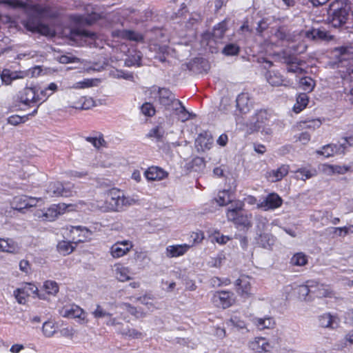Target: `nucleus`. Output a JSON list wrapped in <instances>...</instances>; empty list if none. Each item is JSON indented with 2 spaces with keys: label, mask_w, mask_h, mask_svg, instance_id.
<instances>
[{
  "label": "nucleus",
  "mask_w": 353,
  "mask_h": 353,
  "mask_svg": "<svg viewBox=\"0 0 353 353\" xmlns=\"http://www.w3.org/2000/svg\"><path fill=\"white\" fill-rule=\"evenodd\" d=\"M106 201L104 211L121 212L126 207L135 203V200L131 197L125 196L123 192L117 188H112L106 192Z\"/></svg>",
  "instance_id": "nucleus-1"
},
{
  "label": "nucleus",
  "mask_w": 353,
  "mask_h": 353,
  "mask_svg": "<svg viewBox=\"0 0 353 353\" xmlns=\"http://www.w3.org/2000/svg\"><path fill=\"white\" fill-rule=\"evenodd\" d=\"M46 9L39 5H34L29 9L27 19L23 21V25L29 31L34 32L42 23V18L45 16Z\"/></svg>",
  "instance_id": "nucleus-2"
},
{
  "label": "nucleus",
  "mask_w": 353,
  "mask_h": 353,
  "mask_svg": "<svg viewBox=\"0 0 353 353\" xmlns=\"http://www.w3.org/2000/svg\"><path fill=\"white\" fill-rule=\"evenodd\" d=\"M227 219L237 226L245 228L252 227V214L242 210V205L228 210Z\"/></svg>",
  "instance_id": "nucleus-3"
},
{
  "label": "nucleus",
  "mask_w": 353,
  "mask_h": 353,
  "mask_svg": "<svg viewBox=\"0 0 353 353\" xmlns=\"http://www.w3.org/2000/svg\"><path fill=\"white\" fill-rule=\"evenodd\" d=\"M349 140H353L352 137H344L343 141L339 144H327L324 145L322 149L323 151H317L318 154L324 155L326 157H332L334 154H345L346 149L352 145Z\"/></svg>",
  "instance_id": "nucleus-4"
},
{
  "label": "nucleus",
  "mask_w": 353,
  "mask_h": 353,
  "mask_svg": "<svg viewBox=\"0 0 353 353\" xmlns=\"http://www.w3.org/2000/svg\"><path fill=\"white\" fill-rule=\"evenodd\" d=\"M212 301L218 307H229L234 302L233 293L228 291L216 292L213 294Z\"/></svg>",
  "instance_id": "nucleus-5"
},
{
  "label": "nucleus",
  "mask_w": 353,
  "mask_h": 353,
  "mask_svg": "<svg viewBox=\"0 0 353 353\" xmlns=\"http://www.w3.org/2000/svg\"><path fill=\"white\" fill-rule=\"evenodd\" d=\"M18 97L20 101L26 105H30V103H38L42 99L37 92L36 88L32 87L23 88L19 92Z\"/></svg>",
  "instance_id": "nucleus-6"
},
{
  "label": "nucleus",
  "mask_w": 353,
  "mask_h": 353,
  "mask_svg": "<svg viewBox=\"0 0 353 353\" xmlns=\"http://www.w3.org/2000/svg\"><path fill=\"white\" fill-rule=\"evenodd\" d=\"M348 10L345 8L333 10L330 14V23L334 28H343L348 19Z\"/></svg>",
  "instance_id": "nucleus-7"
},
{
  "label": "nucleus",
  "mask_w": 353,
  "mask_h": 353,
  "mask_svg": "<svg viewBox=\"0 0 353 353\" xmlns=\"http://www.w3.org/2000/svg\"><path fill=\"white\" fill-rule=\"evenodd\" d=\"M158 94L159 103L165 108H168L170 105H172L174 108L175 105H181V101L176 99L174 94L168 89L164 88H159Z\"/></svg>",
  "instance_id": "nucleus-8"
},
{
  "label": "nucleus",
  "mask_w": 353,
  "mask_h": 353,
  "mask_svg": "<svg viewBox=\"0 0 353 353\" xmlns=\"http://www.w3.org/2000/svg\"><path fill=\"white\" fill-rule=\"evenodd\" d=\"M130 241H117L110 248L111 255L114 258H119L125 255L132 248Z\"/></svg>",
  "instance_id": "nucleus-9"
},
{
  "label": "nucleus",
  "mask_w": 353,
  "mask_h": 353,
  "mask_svg": "<svg viewBox=\"0 0 353 353\" xmlns=\"http://www.w3.org/2000/svg\"><path fill=\"white\" fill-rule=\"evenodd\" d=\"M235 285L236 286V292L241 296L248 297L252 294L250 277L243 275L236 281Z\"/></svg>",
  "instance_id": "nucleus-10"
},
{
  "label": "nucleus",
  "mask_w": 353,
  "mask_h": 353,
  "mask_svg": "<svg viewBox=\"0 0 353 353\" xmlns=\"http://www.w3.org/2000/svg\"><path fill=\"white\" fill-rule=\"evenodd\" d=\"M282 203V199L277 194L271 193L261 203L258 204V207L264 210H274L280 207Z\"/></svg>",
  "instance_id": "nucleus-11"
},
{
  "label": "nucleus",
  "mask_w": 353,
  "mask_h": 353,
  "mask_svg": "<svg viewBox=\"0 0 353 353\" xmlns=\"http://www.w3.org/2000/svg\"><path fill=\"white\" fill-rule=\"evenodd\" d=\"M268 119V114L265 110H257L250 123V125H252L250 129L252 130H259ZM245 125L248 126L249 123H246Z\"/></svg>",
  "instance_id": "nucleus-12"
},
{
  "label": "nucleus",
  "mask_w": 353,
  "mask_h": 353,
  "mask_svg": "<svg viewBox=\"0 0 353 353\" xmlns=\"http://www.w3.org/2000/svg\"><path fill=\"white\" fill-rule=\"evenodd\" d=\"M212 138L210 133L204 132L199 134L195 141V146L199 152L209 150L212 144Z\"/></svg>",
  "instance_id": "nucleus-13"
},
{
  "label": "nucleus",
  "mask_w": 353,
  "mask_h": 353,
  "mask_svg": "<svg viewBox=\"0 0 353 353\" xmlns=\"http://www.w3.org/2000/svg\"><path fill=\"white\" fill-rule=\"evenodd\" d=\"M289 172V165H282L276 170L268 171L265 176L271 182H277L281 181Z\"/></svg>",
  "instance_id": "nucleus-14"
},
{
  "label": "nucleus",
  "mask_w": 353,
  "mask_h": 353,
  "mask_svg": "<svg viewBox=\"0 0 353 353\" xmlns=\"http://www.w3.org/2000/svg\"><path fill=\"white\" fill-rule=\"evenodd\" d=\"M305 36L306 38L311 40H330L332 37L329 34L328 32L323 28H312L305 32Z\"/></svg>",
  "instance_id": "nucleus-15"
},
{
  "label": "nucleus",
  "mask_w": 353,
  "mask_h": 353,
  "mask_svg": "<svg viewBox=\"0 0 353 353\" xmlns=\"http://www.w3.org/2000/svg\"><path fill=\"white\" fill-rule=\"evenodd\" d=\"M236 106L241 114H246L250 111L252 102L248 93H241L236 99Z\"/></svg>",
  "instance_id": "nucleus-16"
},
{
  "label": "nucleus",
  "mask_w": 353,
  "mask_h": 353,
  "mask_svg": "<svg viewBox=\"0 0 353 353\" xmlns=\"http://www.w3.org/2000/svg\"><path fill=\"white\" fill-rule=\"evenodd\" d=\"M103 17L102 13L92 11L90 14L86 15H77L74 20L80 24L90 26Z\"/></svg>",
  "instance_id": "nucleus-17"
},
{
  "label": "nucleus",
  "mask_w": 353,
  "mask_h": 353,
  "mask_svg": "<svg viewBox=\"0 0 353 353\" xmlns=\"http://www.w3.org/2000/svg\"><path fill=\"white\" fill-rule=\"evenodd\" d=\"M18 250V245L13 239L0 238V252L16 253Z\"/></svg>",
  "instance_id": "nucleus-18"
},
{
  "label": "nucleus",
  "mask_w": 353,
  "mask_h": 353,
  "mask_svg": "<svg viewBox=\"0 0 353 353\" xmlns=\"http://www.w3.org/2000/svg\"><path fill=\"white\" fill-rule=\"evenodd\" d=\"M190 247L187 244L170 245L166 248L167 256L169 257H177L183 255Z\"/></svg>",
  "instance_id": "nucleus-19"
},
{
  "label": "nucleus",
  "mask_w": 353,
  "mask_h": 353,
  "mask_svg": "<svg viewBox=\"0 0 353 353\" xmlns=\"http://www.w3.org/2000/svg\"><path fill=\"white\" fill-rule=\"evenodd\" d=\"M61 314L63 316L67 318H81V316L83 314V311L80 307L73 305L68 307L63 308Z\"/></svg>",
  "instance_id": "nucleus-20"
},
{
  "label": "nucleus",
  "mask_w": 353,
  "mask_h": 353,
  "mask_svg": "<svg viewBox=\"0 0 353 353\" xmlns=\"http://www.w3.org/2000/svg\"><path fill=\"white\" fill-rule=\"evenodd\" d=\"M145 175L149 181H155L164 178L166 173L157 167H151L145 172Z\"/></svg>",
  "instance_id": "nucleus-21"
},
{
  "label": "nucleus",
  "mask_w": 353,
  "mask_h": 353,
  "mask_svg": "<svg viewBox=\"0 0 353 353\" xmlns=\"http://www.w3.org/2000/svg\"><path fill=\"white\" fill-rule=\"evenodd\" d=\"M252 322L259 330L272 328L275 324L274 319L271 317H256L252 319Z\"/></svg>",
  "instance_id": "nucleus-22"
},
{
  "label": "nucleus",
  "mask_w": 353,
  "mask_h": 353,
  "mask_svg": "<svg viewBox=\"0 0 353 353\" xmlns=\"http://www.w3.org/2000/svg\"><path fill=\"white\" fill-rule=\"evenodd\" d=\"M350 170V167L345 165H323V171L327 174H343Z\"/></svg>",
  "instance_id": "nucleus-23"
},
{
  "label": "nucleus",
  "mask_w": 353,
  "mask_h": 353,
  "mask_svg": "<svg viewBox=\"0 0 353 353\" xmlns=\"http://www.w3.org/2000/svg\"><path fill=\"white\" fill-rule=\"evenodd\" d=\"M59 215V207H55V205H52L48 208L46 212H42L41 214H39L38 216L43 218V220L52 221L54 220Z\"/></svg>",
  "instance_id": "nucleus-24"
},
{
  "label": "nucleus",
  "mask_w": 353,
  "mask_h": 353,
  "mask_svg": "<svg viewBox=\"0 0 353 353\" xmlns=\"http://www.w3.org/2000/svg\"><path fill=\"white\" fill-rule=\"evenodd\" d=\"M266 79L268 83L272 86H279L283 85V77L276 72L269 71L266 74Z\"/></svg>",
  "instance_id": "nucleus-25"
},
{
  "label": "nucleus",
  "mask_w": 353,
  "mask_h": 353,
  "mask_svg": "<svg viewBox=\"0 0 353 353\" xmlns=\"http://www.w3.org/2000/svg\"><path fill=\"white\" fill-rule=\"evenodd\" d=\"M251 347L253 350L260 351L269 352L271 346L264 338H256L254 341L251 343Z\"/></svg>",
  "instance_id": "nucleus-26"
},
{
  "label": "nucleus",
  "mask_w": 353,
  "mask_h": 353,
  "mask_svg": "<svg viewBox=\"0 0 353 353\" xmlns=\"http://www.w3.org/2000/svg\"><path fill=\"white\" fill-rule=\"evenodd\" d=\"M227 30V21L226 20H223L214 26L212 31V37L216 39H222Z\"/></svg>",
  "instance_id": "nucleus-27"
},
{
  "label": "nucleus",
  "mask_w": 353,
  "mask_h": 353,
  "mask_svg": "<svg viewBox=\"0 0 353 353\" xmlns=\"http://www.w3.org/2000/svg\"><path fill=\"white\" fill-rule=\"evenodd\" d=\"M75 232H80L79 236L81 237L80 239L77 240V242H84L90 239V236L92 235V232L88 228L82 226H75L72 227L71 232L74 233Z\"/></svg>",
  "instance_id": "nucleus-28"
},
{
  "label": "nucleus",
  "mask_w": 353,
  "mask_h": 353,
  "mask_svg": "<svg viewBox=\"0 0 353 353\" xmlns=\"http://www.w3.org/2000/svg\"><path fill=\"white\" fill-rule=\"evenodd\" d=\"M130 270L128 268L118 265L115 269L116 278L121 282L130 281Z\"/></svg>",
  "instance_id": "nucleus-29"
},
{
  "label": "nucleus",
  "mask_w": 353,
  "mask_h": 353,
  "mask_svg": "<svg viewBox=\"0 0 353 353\" xmlns=\"http://www.w3.org/2000/svg\"><path fill=\"white\" fill-rule=\"evenodd\" d=\"M316 174L314 170H307L306 168H300L296 172V178L299 180H306Z\"/></svg>",
  "instance_id": "nucleus-30"
},
{
  "label": "nucleus",
  "mask_w": 353,
  "mask_h": 353,
  "mask_svg": "<svg viewBox=\"0 0 353 353\" xmlns=\"http://www.w3.org/2000/svg\"><path fill=\"white\" fill-rule=\"evenodd\" d=\"M281 61L290 66L292 64H302L303 61L297 58L296 56L288 54L285 52H283L281 57Z\"/></svg>",
  "instance_id": "nucleus-31"
},
{
  "label": "nucleus",
  "mask_w": 353,
  "mask_h": 353,
  "mask_svg": "<svg viewBox=\"0 0 353 353\" xmlns=\"http://www.w3.org/2000/svg\"><path fill=\"white\" fill-rule=\"evenodd\" d=\"M259 243L264 248H270L274 243V238L270 234H261L259 239Z\"/></svg>",
  "instance_id": "nucleus-32"
},
{
  "label": "nucleus",
  "mask_w": 353,
  "mask_h": 353,
  "mask_svg": "<svg viewBox=\"0 0 353 353\" xmlns=\"http://www.w3.org/2000/svg\"><path fill=\"white\" fill-rule=\"evenodd\" d=\"M307 262V256L302 252L295 254L290 259V263L292 265L303 266Z\"/></svg>",
  "instance_id": "nucleus-33"
},
{
  "label": "nucleus",
  "mask_w": 353,
  "mask_h": 353,
  "mask_svg": "<svg viewBox=\"0 0 353 353\" xmlns=\"http://www.w3.org/2000/svg\"><path fill=\"white\" fill-rule=\"evenodd\" d=\"M165 134L164 129L161 126L158 125L150 130L148 137L150 138L154 137L157 141H162Z\"/></svg>",
  "instance_id": "nucleus-34"
},
{
  "label": "nucleus",
  "mask_w": 353,
  "mask_h": 353,
  "mask_svg": "<svg viewBox=\"0 0 353 353\" xmlns=\"http://www.w3.org/2000/svg\"><path fill=\"white\" fill-rule=\"evenodd\" d=\"M25 198H26V196L14 197L12 202V208L19 212L27 208L26 200L23 199Z\"/></svg>",
  "instance_id": "nucleus-35"
},
{
  "label": "nucleus",
  "mask_w": 353,
  "mask_h": 353,
  "mask_svg": "<svg viewBox=\"0 0 353 353\" xmlns=\"http://www.w3.org/2000/svg\"><path fill=\"white\" fill-rule=\"evenodd\" d=\"M173 109L176 110V114L179 115V119L181 121L184 122L189 119L190 112L185 109L181 102V105H175Z\"/></svg>",
  "instance_id": "nucleus-36"
},
{
  "label": "nucleus",
  "mask_w": 353,
  "mask_h": 353,
  "mask_svg": "<svg viewBox=\"0 0 353 353\" xmlns=\"http://www.w3.org/2000/svg\"><path fill=\"white\" fill-rule=\"evenodd\" d=\"M123 36L130 40L137 42H142L143 41V36L137 32L132 31V30H124L123 32Z\"/></svg>",
  "instance_id": "nucleus-37"
},
{
  "label": "nucleus",
  "mask_w": 353,
  "mask_h": 353,
  "mask_svg": "<svg viewBox=\"0 0 353 353\" xmlns=\"http://www.w3.org/2000/svg\"><path fill=\"white\" fill-rule=\"evenodd\" d=\"M296 102V105H294V108L295 112H299L307 105L308 97L305 94H301L298 96Z\"/></svg>",
  "instance_id": "nucleus-38"
},
{
  "label": "nucleus",
  "mask_w": 353,
  "mask_h": 353,
  "mask_svg": "<svg viewBox=\"0 0 353 353\" xmlns=\"http://www.w3.org/2000/svg\"><path fill=\"white\" fill-rule=\"evenodd\" d=\"M239 50L240 48L236 44L229 43L223 48L222 53L226 56H234L239 54Z\"/></svg>",
  "instance_id": "nucleus-39"
},
{
  "label": "nucleus",
  "mask_w": 353,
  "mask_h": 353,
  "mask_svg": "<svg viewBox=\"0 0 353 353\" xmlns=\"http://www.w3.org/2000/svg\"><path fill=\"white\" fill-rule=\"evenodd\" d=\"M61 190H63V183L54 182L50 184L48 188V192L52 196H61Z\"/></svg>",
  "instance_id": "nucleus-40"
},
{
  "label": "nucleus",
  "mask_w": 353,
  "mask_h": 353,
  "mask_svg": "<svg viewBox=\"0 0 353 353\" xmlns=\"http://www.w3.org/2000/svg\"><path fill=\"white\" fill-rule=\"evenodd\" d=\"M14 294L20 304H24L26 303V297L30 296L27 288H18L14 291Z\"/></svg>",
  "instance_id": "nucleus-41"
},
{
  "label": "nucleus",
  "mask_w": 353,
  "mask_h": 353,
  "mask_svg": "<svg viewBox=\"0 0 353 353\" xmlns=\"http://www.w3.org/2000/svg\"><path fill=\"white\" fill-rule=\"evenodd\" d=\"M0 4L8 5L13 8H21L28 10L27 5L21 0H0Z\"/></svg>",
  "instance_id": "nucleus-42"
},
{
  "label": "nucleus",
  "mask_w": 353,
  "mask_h": 353,
  "mask_svg": "<svg viewBox=\"0 0 353 353\" xmlns=\"http://www.w3.org/2000/svg\"><path fill=\"white\" fill-rule=\"evenodd\" d=\"M71 34L73 37H87L90 39H94L96 37V34L92 32L79 28L73 29L71 31Z\"/></svg>",
  "instance_id": "nucleus-43"
},
{
  "label": "nucleus",
  "mask_w": 353,
  "mask_h": 353,
  "mask_svg": "<svg viewBox=\"0 0 353 353\" xmlns=\"http://www.w3.org/2000/svg\"><path fill=\"white\" fill-rule=\"evenodd\" d=\"M34 32H38L44 36H55V31L43 23H40L39 27L34 31Z\"/></svg>",
  "instance_id": "nucleus-44"
},
{
  "label": "nucleus",
  "mask_w": 353,
  "mask_h": 353,
  "mask_svg": "<svg viewBox=\"0 0 353 353\" xmlns=\"http://www.w3.org/2000/svg\"><path fill=\"white\" fill-rule=\"evenodd\" d=\"M141 55L139 52H135L128 57L125 60V65L128 66L141 65Z\"/></svg>",
  "instance_id": "nucleus-45"
},
{
  "label": "nucleus",
  "mask_w": 353,
  "mask_h": 353,
  "mask_svg": "<svg viewBox=\"0 0 353 353\" xmlns=\"http://www.w3.org/2000/svg\"><path fill=\"white\" fill-rule=\"evenodd\" d=\"M1 79L3 82L6 84L8 85L11 83V81L17 78V75L15 72H11L9 70H3L1 74Z\"/></svg>",
  "instance_id": "nucleus-46"
},
{
  "label": "nucleus",
  "mask_w": 353,
  "mask_h": 353,
  "mask_svg": "<svg viewBox=\"0 0 353 353\" xmlns=\"http://www.w3.org/2000/svg\"><path fill=\"white\" fill-rule=\"evenodd\" d=\"M314 282H307V285H300L299 288V293L300 296L306 297L310 293H313L314 285H312Z\"/></svg>",
  "instance_id": "nucleus-47"
},
{
  "label": "nucleus",
  "mask_w": 353,
  "mask_h": 353,
  "mask_svg": "<svg viewBox=\"0 0 353 353\" xmlns=\"http://www.w3.org/2000/svg\"><path fill=\"white\" fill-rule=\"evenodd\" d=\"M43 287L46 292L49 294H56L59 291V286L55 281H46L44 283Z\"/></svg>",
  "instance_id": "nucleus-48"
},
{
  "label": "nucleus",
  "mask_w": 353,
  "mask_h": 353,
  "mask_svg": "<svg viewBox=\"0 0 353 353\" xmlns=\"http://www.w3.org/2000/svg\"><path fill=\"white\" fill-rule=\"evenodd\" d=\"M42 331H43V334L46 336H47V337L52 336L56 332L54 323L50 321H46L43 324Z\"/></svg>",
  "instance_id": "nucleus-49"
},
{
  "label": "nucleus",
  "mask_w": 353,
  "mask_h": 353,
  "mask_svg": "<svg viewBox=\"0 0 353 353\" xmlns=\"http://www.w3.org/2000/svg\"><path fill=\"white\" fill-rule=\"evenodd\" d=\"M319 325L322 327H332V316L330 314H325L319 318Z\"/></svg>",
  "instance_id": "nucleus-50"
},
{
  "label": "nucleus",
  "mask_w": 353,
  "mask_h": 353,
  "mask_svg": "<svg viewBox=\"0 0 353 353\" xmlns=\"http://www.w3.org/2000/svg\"><path fill=\"white\" fill-rule=\"evenodd\" d=\"M80 101L81 102V106H76V108L88 110L95 105L94 101L91 97H83L81 98Z\"/></svg>",
  "instance_id": "nucleus-51"
},
{
  "label": "nucleus",
  "mask_w": 353,
  "mask_h": 353,
  "mask_svg": "<svg viewBox=\"0 0 353 353\" xmlns=\"http://www.w3.org/2000/svg\"><path fill=\"white\" fill-rule=\"evenodd\" d=\"M219 205H226L232 201V199L228 191L221 192L216 200Z\"/></svg>",
  "instance_id": "nucleus-52"
},
{
  "label": "nucleus",
  "mask_w": 353,
  "mask_h": 353,
  "mask_svg": "<svg viewBox=\"0 0 353 353\" xmlns=\"http://www.w3.org/2000/svg\"><path fill=\"white\" fill-rule=\"evenodd\" d=\"M94 318L99 319V318H104V317H111L112 314L108 312H106L103 307L100 305H97L96 306V309L92 312Z\"/></svg>",
  "instance_id": "nucleus-53"
},
{
  "label": "nucleus",
  "mask_w": 353,
  "mask_h": 353,
  "mask_svg": "<svg viewBox=\"0 0 353 353\" xmlns=\"http://www.w3.org/2000/svg\"><path fill=\"white\" fill-rule=\"evenodd\" d=\"M300 84L305 91L311 92L314 88L313 80L307 77L301 78Z\"/></svg>",
  "instance_id": "nucleus-54"
},
{
  "label": "nucleus",
  "mask_w": 353,
  "mask_h": 353,
  "mask_svg": "<svg viewBox=\"0 0 353 353\" xmlns=\"http://www.w3.org/2000/svg\"><path fill=\"white\" fill-rule=\"evenodd\" d=\"M28 119V116L25 115L20 117L19 115H12L8 117V123L13 125H17L18 124L26 122Z\"/></svg>",
  "instance_id": "nucleus-55"
},
{
  "label": "nucleus",
  "mask_w": 353,
  "mask_h": 353,
  "mask_svg": "<svg viewBox=\"0 0 353 353\" xmlns=\"http://www.w3.org/2000/svg\"><path fill=\"white\" fill-rule=\"evenodd\" d=\"M141 112L148 117H152L155 114V110L152 104L150 103H145L142 105Z\"/></svg>",
  "instance_id": "nucleus-56"
},
{
  "label": "nucleus",
  "mask_w": 353,
  "mask_h": 353,
  "mask_svg": "<svg viewBox=\"0 0 353 353\" xmlns=\"http://www.w3.org/2000/svg\"><path fill=\"white\" fill-rule=\"evenodd\" d=\"M274 36L279 40L283 41L288 39V32L285 27H279L275 30Z\"/></svg>",
  "instance_id": "nucleus-57"
},
{
  "label": "nucleus",
  "mask_w": 353,
  "mask_h": 353,
  "mask_svg": "<svg viewBox=\"0 0 353 353\" xmlns=\"http://www.w3.org/2000/svg\"><path fill=\"white\" fill-rule=\"evenodd\" d=\"M313 294H315L316 296H327L329 294V292L324 288L323 285L316 284L314 286Z\"/></svg>",
  "instance_id": "nucleus-58"
},
{
  "label": "nucleus",
  "mask_w": 353,
  "mask_h": 353,
  "mask_svg": "<svg viewBox=\"0 0 353 353\" xmlns=\"http://www.w3.org/2000/svg\"><path fill=\"white\" fill-rule=\"evenodd\" d=\"M121 306L123 307L130 314L137 318L142 316V313L139 315L140 312L138 311L137 307L132 306L128 303H123L121 304Z\"/></svg>",
  "instance_id": "nucleus-59"
},
{
  "label": "nucleus",
  "mask_w": 353,
  "mask_h": 353,
  "mask_svg": "<svg viewBox=\"0 0 353 353\" xmlns=\"http://www.w3.org/2000/svg\"><path fill=\"white\" fill-rule=\"evenodd\" d=\"M59 61L63 64H66L69 63H79L80 59L72 56L70 57L68 55H61L59 58Z\"/></svg>",
  "instance_id": "nucleus-60"
},
{
  "label": "nucleus",
  "mask_w": 353,
  "mask_h": 353,
  "mask_svg": "<svg viewBox=\"0 0 353 353\" xmlns=\"http://www.w3.org/2000/svg\"><path fill=\"white\" fill-rule=\"evenodd\" d=\"M58 249L65 254H70L73 251L72 246L68 242L63 241L58 244Z\"/></svg>",
  "instance_id": "nucleus-61"
},
{
  "label": "nucleus",
  "mask_w": 353,
  "mask_h": 353,
  "mask_svg": "<svg viewBox=\"0 0 353 353\" xmlns=\"http://www.w3.org/2000/svg\"><path fill=\"white\" fill-rule=\"evenodd\" d=\"M341 55H353V46H343L336 49Z\"/></svg>",
  "instance_id": "nucleus-62"
},
{
  "label": "nucleus",
  "mask_w": 353,
  "mask_h": 353,
  "mask_svg": "<svg viewBox=\"0 0 353 353\" xmlns=\"http://www.w3.org/2000/svg\"><path fill=\"white\" fill-rule=\"evenodd\" d=\"M303 123L305 125L303 127L304 128L312 130L319 128L321 125V122L319 119H313L311 121H305Z\"/></svg>",
  "instance_id": "nucleus-63"
},
{
  "label": "nucleus",
  "mask_w": 353,
  "mask_h": 353,
  "mask_svg": "<svg viewBox=\"0 0 353 353\" xmlns=\"http://www.w3.org/2000/svg\"><path fill=\"white\" fill-rule=\"evenodd\" d=\"M86 141L90 143H92L95 148H99L101 145L102 142L104 141L103 139L101 137H86Z\"/></svg>",
  "instance_id": "nucleus-64"
}]
</instances>
